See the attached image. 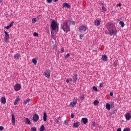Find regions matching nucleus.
I'll use <instances>...</instances> for the list:
<instances>
[{
	"label": "nucleus",
	"mask_w": 131,
	"mask_h": 131,
	"mask_svg": "<svg viewBox=\"0 0 131 131\" xmlns=\"http://www.w3.org/2000/svg\"><path fill=\"white\" fill-rule=\"evenodd\" d=\"M106 28L107 30H108L109 34L111 36L112 35H116V33H117L115 26L111 23H108L106 24Z\"/></svg>",
	"instance_id": "obj_1"
},
{
	"label": "nucleus",
	"mask_w": 131,
	"mask_h": 131,
	"mask_svg": "<svg viewBox=\"0 0 131 131\" xmlns=\"http://www.w3.org/2000/svg\"><path fill=\"white\" fill-rule=\"evenodd\" d=\"M71 23V19H69L66 21L63 22L61 24V28L64 31V32H66V33H68L69 31H70V24Z\"/></svg>",
	"instance_id": "obj_2"
},
{
	"label": "nucleus",
	"mask_w": 131,
	"mask_h": 131,
	"mask_svg": "<svg viewBox=\"0 0 131 131\" xmlns=\"http://www.w3.org/2000/svg\"><path fill=\"white\" fill-rule=\"evenodd\" d=\"M57 29V22L55 20H52L51 25V32L55 31V30Z\"/></svg>",
	"instance_id": "obj_3"
},
{
	"label": "nucleus",
	"mask_w": 131,
	"mask_h": 131,
	"mask_svg": "<svg viewBox=\"0 0 131 131\" xmlns=\"http://www.w3.org/2000/svg\"><path fill=\"white\" fill-rule=\"evenodd\" d=\"M86 29H88V27L85 25H81L79 28V32H84L86 31Z\"/></svg>",
	"instance_id": "obj_4"
},
{
	"label": "nucleus",
	"mask_w": 131,
	"mask_h": 131,
	"mask_svg": "<svg viewBox=\"0 0 131 131\" xmlns=\"http://www.w3.org/2000/svg\"><path fill=\"white\" fill-rule=\"evenodd\" d=\"M77 103V97L73 99V102L70 103L69 106L70 107H73L75 106V105H76Z\"/></svg>",
	"instance_id": "obj_5"
},
{
	"label": "nucleus",
	"mask_w": 131,
	"mask_h": 131,
	"mask_svg": "<svg viewBox=\"0 0 131 131\" xmlns=\"http://www.w3.org/2000/svg\"><path fill=\"white\" fill-rule=\"evenodd\" d=\"M38 119H39V116L37 114H35L33 116V121L34 122H37L38 121Z\"/></svg>",
	"instance_id": "obj_6"
},
{
	"label": "nucleus",
	"mask_w": 131,
	"mask_h": 131,
	"mask_svg": "<svg viewBox=\"0 0 131 131\" xmlns=\"http://www.w3.org/2000/svg\"><path fill=\"white\" fill-rule=\"evenodd\" d=\"M5 35V39L6 42H8L9 41V38H10V35L9 33L7 32V31H4Z\"/></svg>",
	"instance_id": "obj_7"
},
{
	"label": "nucleus",
	"mask_w": 131,
	"mask_h": 131,
	"mask_svg": "<svg viewBox=\"0 0 131 131\" xmlns=\"http://www.w3.org/2000/svg\"><path fill=\"white\" fill-rule=\"evenodd\" d=\"M44 75L47 78H50L51 77V74L50 73V70H46L45 72H44Z\"/></svg>",
	"instance_id": "obj_8"
},
{
	"label": "nucleus",
	"mask_w": 131,
	"mask_h": 131,
	"mask_svg": "<svg viewBox=\"0 0 131 131\" xmlns=\"http://www.w3.org/2000/svg\"><path fill=\"white\" fill-rule=\"evenodd\" d=\"M14 89L15 92H18V91H20V90H21V85L17 83L15 85Z\"/></svg>",
	"instance_id": "obj_9"
},
{
	"label": "nucleus",
	"mask_w": 131,
	"mask_h": 131,
	"mask_svg": "<svg viewBox=\"0 0 131 131\" xmlns=\"http://www.w3.org/2000/svg\"><path fill=\"white\" fill-rule=\"evenodd\" d=\"M11 116H12L11 122L13 125H15V123L16 122V119H15V115H14V114H12Z\"/></svg>",
	"instance_id": "obj_10"
},
{
	"label": "nucleus",
	"mask_w": 131,
	"mask_h": 131,
	"mask_svg": "<svg viewBox=\"0 0 131 131\" xmlns=\"http://www.w3.org/2000/svg\"><path fill=\"white\" fill-rule=\"evenodd\" d=\"M125 118H126V120H129V119H130L131 118V116H130V114L129 113H126L125 115H124Z\"/></svg>",
	"instance_id": "obj_11"
},
{
	"label": "nucleus",
	"mask_w": 131,
	"mask_h": 131,
	"mask_svg": "<svg viewBox=\"0 0 131 131\" xmlns=\"http://www.w3.org/2000/svg\"><path fill=\"white\" fill-rule=\"evenodd\" d=\"M101 59L102 61H103V62H107L108 60V56L104 54L102 56Z\"/></svg>",
	"instance_id": "obj_12"
},
{
	"label": "nucleus",
	"mask_w": 131,
	"mask_h": 131,
	"mask_svg": "<svg viewBox=\"0 0 131 131\" xmlns=\"http://www.w3.org/2000/svg\"><path fill=\"white\" fill-rule=\"evenodd\" d=\"M62 6H63L62 8H64L65 7H66L67 8H68V9H70V8L71 7V6L67 3H64L62 4Z\"/></svg>",
	"instance_id": "obj_13"
},
{
	"label": "nucleus",
	"mask_w": 131,
	"mask_h": 131,
	"mask_svg": "<svg viewBox=\"0 0 131 131\" xmlns=\"http://www.w3.org/2000/svg\"><path fill=\"white\" fill-rule=\"evenodd\" d=\"M94 24L95 25H96V26H99V25H100V24H101V23L100 22V20L99 19H96L94 21Z\"/></svg>",
	"instance_id": "obj_14"
},
{
	"label": "nucleus",
	"mask_w": 131,
	"mask_h": 131,
	"mask_svg": "<svg viewBox=\"0 0 131 131\" xmlns=\"http://www.w3.org/2000/svg\"><path fill=\"white\" fill-rule=\"evenodd\" d=\"M81 120L84 124H86V123H88V118H82Z\"/></svg>",
	"instance_id": "obj_15"
},
{
	"label": "nucleus",
	"mask_w": 131,
	"mask_h": 131,
	"mask_svg": "<svg viewBox=\"0 0 131 131\" xmlns=\"http://www.w3.org/2000/svg\"><path fill=\"white\" fill-rule=\"evenodd\" d=\"M80 125V123L75 122L73 123V127L77 128Z\"/></svg>",
	"instance_id": "obj_16"
},
{
	"label": "nucleus",
	"mask_w": 131,
	"mask_h": 131,
	"mask_svg": "<svg viewBox=\"0 0 131 131\" xmlns=\"http://www.w3.org/2000/svg\"><path fill=\"white\" fill-rule=\"evenodd\" d=\"M59 119H60V117H58L55 118L54 120L55 123H56L57 124H60V122L59 121Z\"/></svg>",
	"instance_id": "obj_17"
},
{
	"label": "nucleus",
	"mask_w": 131,
	"mask_h": 131,
	"mask_svg": "<svg viewBox=\"0 0 131 131\" xmlns=\"http://www.w3.org/2000/svg\"><path fill=\"white\" fill-rule=\"evenodd\" d=\"M14 58L15 60H19V58H20V55H19V54H16L14 55Z\"/></svg>",
	"instance_id": "obj_18"
},
{
	"label": "nucleus",
	"mask_w": 131,
	"mask_h": 131,
	"mask_svg": "<svg viewBox=\"0 0 131 131\" xmlns=\"http://www.w3.org/2000/svg\"><path fill=\"white\" fill-rule=\"evenodd\" d=\"M77 76H78L77 74H76V75L73 76V82L74 83L76 81V80H77Z\"/></svg>",
	"instance_id": "obj_19"
},
{
	"label": "nucleus",
	"mask_w": 131,
	"mask_h": 131,
	"mask_svg": "<svg viewBox=\"0 0 131 131\" xmlns=\"http://www.w3.org/2000/svg\"><path fill=\"white\" fill-rule=\"evenodd\" d=\"M6 97H2L1 98V103H2V104H6Z\"/></svg>",
	"instance_id": "obj_20"
},
{
	"label": "nucleus",
	"mask_w": 131,
	"mask_h": 131,
	"mask_svg": "<svg viewBox=\"0 0 131 131\" xmlns=\"http://www.w3.org/2000/svg\"><path fill=\"white\" fill-rule=\"evenodd\" d=\"M30 99L29 98H27L26 100H24V104L25 105H26V104H27L28 103H29V102H30Z\"/></svg>",
	"instance_id": "obj_21"
},
{
	"label": "nucleus",
	"mask_w": 131,
	"mask_h": 131,
	"mask_svg": "<svg viewBox=\"0 0 131 131\" xmlns=\"http://www.w3.org/2000/svg\"><path fill=\"white\" fill-rule=\"evenodd\" d=\"M47 113H44L43 117V121H47Z\"/></svg>",
	"instance_id": "obj_22"
},
{
	"label": "nucleus",
	"mask_w": 131,
	"mask_h": 131,
	"mask_svg": "<svg viewBox=\"0 0 131 131\" xmlns=\"http://www.w3.org/2000/svg\"><path fill=\"white\" fill-rule=\"evenodd\" d=\"M106 108L107 110H110V109H111V106H110V104L108 103H106Z\"/></svg>",
	"instance_id": "obj_23"
},
{
	"label": "nucleus",
	"mask_w": 131,
	"mask_h": 131,
	"mask_svg": "<svg viewBox=\"0 0 131 131\" xmlns=\"http://www.w3.org/2000/svg\"><path fill=\"white\" fill-rule=\"evenodd\" d=\"M25 123L26 124H30V123H31L30 120H29V119L28 118H26Z\"/></svg>",
	"instance_id": "obj_24"
},
{
	"label": "nucleus",
	"mask_w": 131,
	"mask_h": 131,
	"mask_svg": "<svg viewBox=\"0 0 131 131\" xmlns=\"http://www.w3.org/2000/svg\"><path fill=\"white\" fill-rule=\"evenodd\" d=\"M46 128H45V126L43 125H42L40 126V127L39 128L40 131H44Z\"/></svg>",
	"instance_id": "obj_25"
},
{
	"label": "nucleus",
	"mask_w": 131,
	"mask_h": 131,
	"mask_svg": "<svg viewBox=\"0 0 131 131\" xmlns=\"http://www.w3.org/2000/svg\"><path fill=\"white\" fill-rule=\"evenodd\" d=\"M20 101V98H17L16 99H15V101L14 102V105H17V104H18V102H19Z\"/></svg>",
	"instance_id": "obj_26"
},
{
	"label": "nucleus",
	"mask_w": 131,
	"mask_h": 131,
	"mask_svg": "<svg viewBox=\"0 0 131 131\" xmlns=\"http://www.w3.org/2000/svg\"><path fill=\"white\" fill-rule=\"evenodd\" d=\"M32 62L34 64V65H36V64H37V61L36 60V59L33 58L32 59Z\"/></svg>",
	"instance_id": "obj_27"
},
{
	"label": "nucleus",
	"mask_w": 131,
	"mask_h": 131,
	"mask_svg": "<svg viewBox=\"0 0 131 131\" xmlns=\"http://www.w3.org/2000/svg\"><path fill=\"white\" fill-rule=\"evenodd\" d=\"M94 105H95V106H98V105H99V101L95 100L94 101Z\"/></svg>",
	"instance_id": "obj_28"
},
{
	"label": "nucleus",
	"mask_w": 131,
	"mask_h": 131,
	"mask_svg": "<svg viewBox=\"0 0 131 131\" xmlns=\"http://www.w3.org/2000/svg\"><path fill=\"white\" fill-rule=\"evenodd\" d=\"M70 81H72V78H68L66 80L67 83H69V82H70Z\"/></svg>",
	"instance_id": "obj_29"
},
{
	"label": "nucleus",
	"mask_w": 131,
	"mask_h": 131,
	"mask_svg": "<svg viewBox=\"0 0 131 131\" xmlns=\"http://www.w3.org/2000/svg\"><path fill=\"white\" fill-rule=\"evenodd\" d=\"M119 24L121 25V27H124V23H123V21H120Z\"/></svg>",
	"instance_id": "obj_30"
},
{
	"label": "nucleus",
	"mask_w": 131,
	"mask_h": 131,
	"mask_svg": "<svg viewBox=\"0 0 131 131\" xmlns=\"http://www.w3.org/2000/svg\"><path fill=\"white\" fill-rule=\"evenodd\" d=\"M102 12H103V13H105V12H106V8H105V7H104V6H102Z\"/></svg>",
	"instance_id": "obj_31"
},
{
	"label": "nucleus",
	"mask_w": 131,
	"mask_h": 131,
	"mask_svg": "<svg viewBox=\"0 0 131 131\" xmlns=\"http://www.w3.org/2000/svg\"><path fill=\"white\" fill-rule=\"evenodd\" d=\"M93 90L94 91V92H98V88L95 86H93Z\"/></svg>",
	"instance_id": "obj_32"
},
{
	"label": "nucleus",
	"mask_w": 131,
	"mask_h": 131,
	"mask_svg": "<svg viewBox=\"0 0 131 131\" xmlns=\"http://www.w3.org/2000/svg\"><path fill=\"white\" fill-rule=\"evenodd\" d=\"M69 57H70V54L68 53V54L64 56V58H65V59H68V58H69Z\"/></svg>",
	"instance_id": "obj_33"
},
{
	"label": "nucleus",
	"mask_w": 131,
	"mask_h": 131,
	"mask_svg": "<svg viewBox=\"0 0 131 131\" xmlns=\"http://www.w3.org/2000/svg\"><path fill=\"white\" fill-rule=\"evenodd\" d=\"M36 21H37L36 18H34L32 20V23H35L36 22Z\"/></svg>",
	"instance_id": "obj_34"
},
{
	"label": "nucleus",
	"mask_w": 131,
	"mask_h": 131,
	"mask_svg": "<svg viewBox=\"0 0 131 131\" xmlns=\"http://www.w3.org/2000/svg\"><path fill=\"white\" fill-rule=\"evenodd\" d=\"M104 85V83H103V82H102L101 83H100L99 84V88H103Z\"/></svg>",
	"instance_id": "obj_35"
},
{
	"label": "nucleus",
	"mask_w": 131,
	"mask_h": 131,
	"mask_svg": "<svg viewBox=\"0 0 131 131\" xmlns=\"http://www.w3.org/2000/svg\"><path fill=\"white\" fill-rule=\"evenodd\" d=\"M31 131H36V128H35V127H33L31 128Z\"/></svg>",
	"instance_id": "obj_36"
},
{
	"label": "nucleus",
	"mask_w": 131,
	"mask_h": 131,
	"mask_svg": "<svg viewBox=\"0 0 131 131\" xmlns=\"http://www.w3.org/2000/svg\"><path fill=\"white\" fill-rule=\"evenodd\" d=\"M114 66L115 67H116L117 66V61L115 60V62H114Z\"/></svg>",
	"instance_id": "obj_37"
},
{
	"label": "nucleus",
	"mask_w": 131,
	"mask_h": 131,
	"mask_svg": "<svg viewBox=\"0 0 131 131\" xmlns=\"http://www.w3.org/2000/svg\"><path fill=\"white\" fill-rule=\"evenodd\" d=\"M83 36H84V34H81V35H80V36H79L80 39H82L83 38Z\"/></svg>",
	"instance_id": "obj_38"
},
{
	"label": "nucleus",
	"mask_w": 131,
	"mask_h": 131,
	"mask_svg": "<svg viewBox=\"0 0 131 131\" xmlns=\"http://www.w3.org/2000/svg\"><path fill=\"white\" fill-rule=\"evenodd\" d=\"M130 129H129V128H125L123 129V131H130Z\"/></svg>",
	"instance_id": "obj_39"
},
{
	"label": "nucleus",
	"mask_w": 131,
	"mask_h": 131,
	"mask_svg": "<svg viewBox=\"0 0 131 131\" xmlns=\"http://www.w3.org/2000/svg\"><path fill=\"white\" fill-rule=\"evenodd\" d=\"M33 36H38V33L34 32L33 34Z\"/></svg>",
	"instance_id": "obj_40"
},
{
	"label": "nucleus",
	"mask_w": 131,
	"mask_h": 131,
	"mask_svg": "<svg viewBox=\"0 0 131 131\" xmlns=\"http://www.w3.org/2000/svg\"><path fill=\"white\" fill-rule=\"evenodd\" d=\"M113 14H116L117 13V10L116 9H115L114 10H113Z\"/></svg>",
	"instance_id": "obj_41"
},
{
	"label": "nucleus",
	"mask_w": 131,
	"mask_h": 131,
	"mask_svg": "<svg viewBox=\"0 0 131 131\" xmlns=\"http://www.w3.org/2000/svg\"><path fill=\"white\" fill-rule=\"evenodd\" d=\"M81 100H83L84 99V95H81L80 97Z\"/></svg>",
	"instance_id": "obj_42"
},
{
	"label": "nucleus",
	"mask_w": 131,
	"mask_h": 131,
	"mask_svg": "<svg viewBox=\"0 0 131 131\" xmlns=\"http://www.w3.org/2000/svg\"><path fill=\"white\" fill-rule=\"evenodd\" d=\"M64 124H65V125H68V120L64 121Z\"/></svg>",
	"instance_id": "obj_43"
},
{
	"label": "nucleus",
	"mask_w": 131,
	"mask_h": 131,
	"mask_svg": "<svg viewBox=\"0 0 131 131\" xmlns=\"http://www.w3.org/2000/svg\"><path fill=\"white\" fill-rule=\"evenodd\" d=\"M47 2L48 4H51L53 2V0H47Z\"/></svg>",
	"instance_id": "obj_44"
},
{
	"label": "nucleus",
	"mask_w": 131,
	"mask_h": 131,
	"mask_svg": "<svg viewBox=\"0 0 131 131\" xmlns=\"http://www.w3.org/2000/svg\"><path fill=\"white\" fill-rule=\"evenodd\" d=\"M5 28H6V29H9L11 28V27L9 26H8L5 27Z\"/></svg>",
	"instance_id": "obj_45"
},
{
	"label": "nucleus",
	"mask_w": 131,
	"mask_h": 131,
	"mask_svg": "<svg viewBox=\"0 0 131 131\" xmlns=\"http://www.w3.org/2000/svg\"><path fill=\"white\" fill-rule=\"evenodd\" d=\"M74 114H71V118H74Z\"/></svg>",
	"instance_id": "obj_46"
},
{
	"label": "nucleus",
	"mask_w": 131,
	"mask_h": 131,
	"mask_svg": "<svg viewBox=\"0 0 131 131\" xmlns=\"http://www.w3.org/2000/svg\"><path fill=\"white\" fill-rule=\"evenodd\" d=\"M0 130H4V127L3 126H0Z\"/></svg>",
	"instance_id": "obj_47"
},
{
	"label": "nucleus",
	"mask_w": 131,
	"mask_h": 131,
	"mask_svg": "<svg viewBox=\"0 0 131 131\" xmlns=\"http://www.w3.org/2000/svg\"><path fill=\"white\" fill-rule=\"evenodd\" d=\"M71 23H72V25H75V21H71Z\"/></svg>",
	"instance_id": "obj_48"
},
{
	"label": "nucleus",
	"mask_w": 131,
	"mask_h": 131,
	"mask_svg": "<svg viewBox=\"0 0 131 131\" xmlns=\"http://www.w3.org/2000/svg\"><path fill=\"white\" fill-rule=\"evenodd\" d=\"M13 23H14V22L11 23L10 24V25H9V26L10 27V28H11L12 26H13Z\"/></svg>",
	"instance_id": "obj_49"
},
{
	"label": "nucleus",
	"mask_w": 131,
	"mask_h": 131,
	"mask_svg": "<svg viewBox=\"0 0 131 131\" xmlns=\"http://www.w3.org/2000/svg\"><path fill=\"white\" fill-rule=\"evenodd\" d=\"M61 53H64V48H61Z\"/></svg>",
	"instance_id": "obj_50"
},
{
	"label": "nucleus",
	"mask_w": 131,
	"mask_h": 131,
	"mask_svg": "<svg viewBox=\"0 0 131 131\" xmlns=\"http://www.w3.org/2000/svg\"><path fill=\"white\" fill-rule=\"evenodd\" d=\"M110 95L111 97H113V93L111 92V93H110Z\"/></svg>",
	"instance_id": "obj_51"
},
{
	"label": "nucleus",
	"mask_w": 131,
	"mask_h": 131,
	"mask_svg": "<svg viewBox=\"0 0 131 131\" xmlns=\"http://www.w3.org/2000/svg\"><path fill=\"white\" fill-rule=\"evenodd\" d=\"M53 49H54V50H57V46H54V47H53Z\"/></svg>",
	"instance_id": "obj_52"
},
{
	"label": "nucleus",
	"mask_w": 131,
	"mask_h": 131,
	"mask_svg": "<svg viewBox=\"0 0 131 131\" xmlns=\"http://www.w3.org/2000/svg\"><path fill=\"white\" fill-rule=\"evenodd\" d=\"M118 7H121V4L119 3V4H117Z\"/></svg>",
	"instance_id": "obj_53"
},
{
	"label": "nucleus",
	"mask_w": 131,
	"mask_h": 131,
	"mask_svg": "<svg viewBox=\"0 0 131 131\" xmlns=\"http://www.w3.org/2000/svg\"><path fill=\"white\" fill-rule=\"evenodd\" d=\"M117 131H121V128H119L117 129Z\"/></svg>",
	"instance_id": "obj_54"
},
{
	"label": "nucleus",
	"mask_w": 131,
	"mask_h": 131,
	"mask_svg": "<svg viewBox=\"0 0 131 131\" xmlns=\"http://www.w3.org/2000/svg\"><path fill=\"white\" fill-rule=\"evenodd\" d=\"M58 1L59 0H53V2H54V3H57Z\"/></svg>",
	"instance_id": "obj_55"
},
{
	"label": "nucleus",
	"mask_w": 131,
	"mask_h": 131,
	"mask_svg": "<svg viewBox=\"0 0 131 131\" xmlns=\"http://www.w3.org/2000/svg\"><path fill=\"white\" fill-rule=\"evenodd\" d=\"M3 0H0V4H1V3L3 2Z\"/></svg>",
	"instance_id": "obj_56"
},
{
	"label": "nucleus",
	"mask_w": 131,
	"mask_h": 131,
	"mask_svg": "<svg viewBox=\"0 0 131 131\" xmlns=\"http://www.w3.org/2000/svg\"><path fill=\"white\" fill-rule=\"evenodd\" d=\"M15 1H18V0H15Z\"/></svg>",
	"instance_id": "obj_57"
}]
</instances>
